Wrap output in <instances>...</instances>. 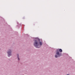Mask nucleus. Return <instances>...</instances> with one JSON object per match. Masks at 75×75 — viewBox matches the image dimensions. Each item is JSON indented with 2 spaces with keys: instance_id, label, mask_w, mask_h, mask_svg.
<instances>
[{
  "instance_id": "obj_1",
  "label": "nucleus",
  "mask_w": 75,
  "mask_h": 75,
  "mask_svg": "<svg viewBox=\"0 0 75 75\" xmlns=\"http://www.w3.org/2000/svg\"><path fill=\"white\" fill-rule=\"evenodd\" d=\"M42 44V42H40V40H35L33 44L34 46L36 48H40Z\"/></svg>"
},
{
  "instance_id": "obj_2",
  "label": "nucleus",
  "mask_w": 75,
  "mask_h": 75,
  "mask_svg": "<svg viewBox=\"0 0 75 75\" xmlns=\"http://www.w3.org/2000/svg\"><path fill=\"white\" fill-rule=\"evenodd\" d=\"M61 53L59 52V50H57L56 53V55H55V58L59 57L60 56H61Z\"/></svg>"
},
{
  "instance_id": "obj_3",
  "label": "nucleus",
  "mask_w": 75,
  "mask_h": 75,
  "mask_svg": "<svg viewBox=\"0 0 75 75\" xmlns=\"http://www.w3.org/2000/svg\"><path fill=\"white\" fill-rule=\"evenodd\" d=\"M8 57H10L11 55V50L9 49L7 52Z\"/></svg>"
},
{
  "instance_id": "obj_4",
  "label": "nucleus",
  "mask_w": 75,
  "mask_h": 75,
  "mask_svg": "<svg viewBox=\"0 0 75 75\" xmlns=\"http://www.w3.org/2000/svg\"><path fill=\"white\" fill-rule=\"evenodd\" d=\"M17 56L18 57V61L20 60V58H19V54H17Z\"/></svg>"
},
{
  "instance_id": "obj_5",
  "label": "nucleus",
  "mask_w": 75,
  "mask_h": 75,
  "mask_svg": "<svg viewBox=\"0 0 75 75\" xmlns=\"http://www.w3.org/2000/svg\"><path fill=\"white\" fill-rule=\"evenodd\" d=\"M59 52H62V49H60L59 50Z\"/></svg>"
}]
</instances>
